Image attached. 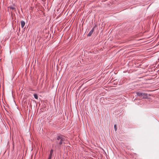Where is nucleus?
<instances>
[{
    "mask_svg": "<svg viewBox=\"0 0 159 159\" xmlns=\"http://www.w3.org/2000/svg\"><path fill=\"white\" fill-rule=\"evenodd\" d=\"M65 139L64 137L61 134H59L57 135L56 139V146L57 147H60L63 143H64Z\"/></svg>",
    "mask_w": 159,
    "mask_h": 159,
    "instance_id": "obj_1",
    "label": "nucleus"
},
{
    "mask_svg": "<svg viewBox=\"0 0 159 159\" xmlns=\"http://www.w3.org/2000/svg\"><path fill=\"white\" fill-rule=\"evenodd\" d=\"M142 98H147L148 97V95L147 93H142Z\"/></svg>",
    "mask_w": 159,
    "mask_h": 159,
    "instance_id": "obj_2",
    "label": "nucleus"
},
{
    "mask_svg": "<svg viewBox=\"0 0 159 159\" xmlns=\"http://www.w3.org/2000/svg\"><path fill=\"white\" fill-rule=\"evenodd\" d=\"M94 30V29L93 28L89 32V34L87 35L88 36H90L92 34Z\"/></svg>",
    "mask_w": 159,
    "mask_h": 159,
    "instance_id": "obj_3",
    "label": "nucleus"
},
{
    "mask_svg": "<svg viewBox=\"0 0 159 159\" xmlns=\"http://www.w3.org/2000/svg\"><path fill=\"white\" fill-rule=\"evenodd\" d=\"M136 94L138 96H139L140 98H142V93L140 92H137Z\"/></svg>",
    "mask_w": 159,
    "mask_h": 159,
    "instance_id": "obj_4",
    "label": "nucleus"
},
{
    "mask_svg": "<svg viewBox=\"0 0 159 159\" xmlns=\"http://www.w3.org/2000/svg\"><path fill=\"white\" fill-rule=\"evenodd\" d=\"M21 27L23 28L25 25V22L23 20H21Z\"/></svg>",
    "mask_w": 159,
    "mask_h": 159,
    "instance_id": "obj_5",
    "label": "nucleus"
},
{
    "mask_svg": "<svg viewBox=\"0 0 159 159\" xmlns=\"http://www.w3.org/2000/svg\"><path fill=\"white\" fill-rule=\"evenodd\" d=\"M53 152V150L52 149H51V151H50V154L49 155V156H50L52 157V154Z\"/></svg>",
    "mask_w": 159,
    "mask_h": 159,
    "instance_id": "obj_6",
    "label": "nucleus"
},
{
    "mask_svg": "<svg viewBox=\"0 0 159 159\" xmlns=\"http://www.w3.org/2000/svg\"><path fill=\"white\" fill-rule=\"evenodd\" d=\"M34 98L36 99H38V96L36 94H34Z\"/></svg>",
    "mask_w": 159,
    "mask_h": 159,
    "instance_id": "obj_7",
    "label": "nucleus"
},
{
    "mask_svg": "<svg viewBox=\"0 0 159 159\" xmlns=\"http://www.w3.org/2000/svg\"><path fill=\"white\" fill-rule=\"evenodd\" d=\"M11 9H12V10H13L14 11H15L16 10V9L15 7H11Z\"/></svg>",
    "mask_w": 159,
    "mask_h": 159,
    "instance_id": "obj_8",
    "label": "nucleus"
},
{
    "mask_svg": "<svg viewBox=\"0 0 159 159\" xmlns=\"http://www.w3.org/2000/svg\"><path fill=\"white\" fill-rule=\"evenodd\" d=\"M114 129H115V130L116 131L117 130V126H116V125H114Z\"/></svg>",
    "mask_w": 159,
    "mask_h": 159,
    "instance_id": "obj_9",
    "label": "nucleus"
},
{
    "mask_svg": "<svg viewBox=\"0 0 159 159\" xmlns=\"http://www.w3.org/2000/svg\"><path fill=\"white\" fill-rule=\"evenodd\" d=\"M52 157L50 156H49V157H48V159H51V158H52Z\"/></svg>",
    "mask_w": 159,
    "mask_h": 159,
    "instance_id": "obj_10",
    "label": "nucleus"
}]
</instances>
